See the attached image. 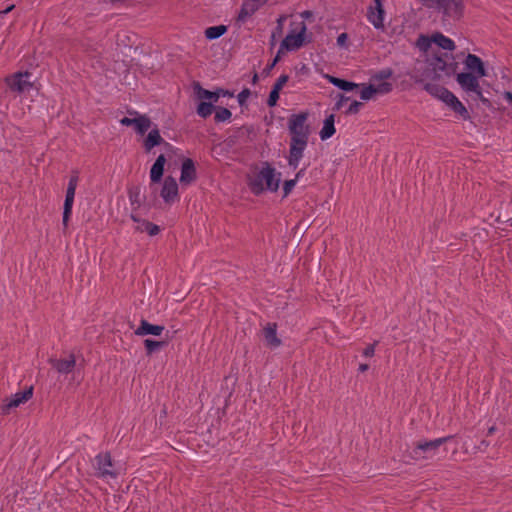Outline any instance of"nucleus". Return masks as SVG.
I'll list each match as a JSON object with an SVG mask.
<instances>
[{"instance_id":"nucleus-1","label":"nucleus","mask_w":512,"mask_h":512,"mask_svg":"<svg viewBox=\"0 0 512 512\" xmlns=\"http://www.w3.org/2000/svg\"><path fill=\"white\" fill-rule=\"evenodd\" d=\"M281 173H277L268 162L263 163L261 170L249 181L251 191L259 195L264 190L275 192L279 188Z\"/></svg>"},{"instance_id":"nucleus-2","label":"nucleus","mask_w":512,"mask_h":512,"mask_svg":"<svg viewBox=\"0 0 512 512\" xmlns=\"http://www.w3.org/2000/svg\"><path fill=\"white\" fill-rule=\"evenodd\" d=\"M430 9L436 10L442 15L443 21H459L465 10L464 0H420Z\"/></svg>"},{"instance_id":"nucleus-3","label":"nucleus","mask_w":512,"mask_h":512,"mask_svg":"<svg viewBox=\"0 0 512 512\" xmlns=\"http://www.w3.org/2000/svg\"><path fill=\"white\" fill-rule=\"evenodd\" d=\"M454 436L449 435L434 440H420L414 444L411 451L408 452V457L414 461H423L433 459L439 448L451 440Z\"/></svg>"},{"instance_id":"nucleus-4","label":"nucleus","mask_w":512,"mask_h":512,"mask_svg":"<svg viewBox=\"0 0 512 512\" xmlns=\"http://www.w3.org/2000/svg\"><path fill=\"white\" fill-rule=\"evenodd\" d=\"M458 64L454 61L447 63L441 57L432 59L426 68L424 75L433 80L440 79L443 75L450 76L456 72Z\"/></svg>"},{"instance_id":"nucleus-5","label":"nucleus","mask_w":512,"mask_h":512,"mask_svg":"<svg viewBox=\"0 0 512 512\" xmlns=\"http://www.w3.org/2000/svg\"><path fill=\"white\" fill-rule=\"evenodd\" d=\"M307 119V112H301L290 116L288 120V128L291 134V139L308 142L310 130L309 126L306 124Z\"/></svg>"},{"instance_id":"nucleus-6","label":"nucleus","mask_w":512,"mask_h":512,"mask_svg":"<svg viewBox=\"0 0 512 512\" xmlns=\"http://www.w3.org/2000/svg\"><path fill=\"white\" fill-rule=\"evenodd\" d=\"M299 29L291 30L288 35L282 40L279 53H282L283 50L293 51L297 50L303 46L305 41V33L307 31L306 24L304 22H300L298 24Z\"/></svg>"},{"instance_id":"nucleus-7","label":"nucleus","mask_w":512,"mask_h":512,"mask_svg":"<svg viewBox=\"0 0 512 512\" xmlns=\"http://www.w3.org/2000/svg\"><path fill=\"white\" fill-rule=\"evenodd\" d=\"M78 173L74 172V174L70 177L67 190H66V197L64 201V211H63V218H62V224L64 228L66 229L68 226V221L72 212V206L74 202L75 192L78 184Z\"/></svg>"},{"instance_id":"nucleus-8","label":"nucleus","mask_w":512,"mask_h":512,"mask_svg":"<svg viewBox=\"0 0 512 512\" xmlns=\"http://www.w3.org/2000/svg\"><path fill=\"white\" fill-rule=\"evenodd\" d=\"M33 396V386L28 387L23 392L14 394L11 398H7L0 406L1 414L8 415L12 409L19 407L21 404L26 403Z\"/></svg>"},{"instance_id":"nucleus-9","label":"nucleus","mask_w":512,"mask_h":512,"mask_svg":"<svg viewBox=\"0 0 512 512\" xmlns=\"http://www.w3.org/2000/svg\"><path fill=\"white\" fill-rule=\"evenodd\" d=\"M31 73L17 72L5 79L7 85L12 91L23 93L33 87V83L29 80Z\"/></svg>"},{"instance_id":"nucleus-10","label":"nucleus","mask_w":512,"mask_h":512,"mask_svg":"<svg viewBox=\"0 0 512 512\" xmlns=\"http://www.w3.org/2000/svg\"><path fill=\"white\" fill-rule=\"evenodd\" d=\"M478 76L473 73H459L456 76L458 84L466 92H473L476 95H481V87L478 81Z\"/></svg>"},{"instance_id":"nucleus-11","label":"nucleus","mask_w":512,"mask_h":512,"mask_svg":"<svg viewBox=\"0 0 512 512\" xmlns=\"http://www.w3.org/2000/svg\"><path fill=\"white\" fill-rule=\"evenodd\" d=\"M113 466L110 453L99 454L96 456V469L97 475L103 478L111 477L116 478L117 473L111 468Z\"/></svg>"},{"instance_id":"nucleus-12","label":"nucleus","mask_w":512,"mask_h":512,"mask_svg":"<svg viewBox=\"0 0 512 512\" xmlns=\"http://www.w3.org/2000/svg\"><path fill=\"white\" fill-rule=\"evenodd\" d=\"M308 142L291 139L289 148L288 164L292 168L296 169L299 165L300 160L303 157L304 150L306 149Z\"/></svg>"},{"instance_id":"nucleus-13","label":"nucleus","mask_w":512,"mask_h":512,"mask_svg":"<svg viewBox=\"0 0 512 512\" xmlns=\"http://www.w3.org/2000/svg\"><path fill=\"white\" fill-rule=\"evenodd\" d=\"M160 196L168 205H171L178 199V184L174 177L167 176L165 178L160 192Z\"/></svg>"},{"instance_id":"nucleus-14","label":"nucleus","mask_w":512,"mask_h":512,"mask_svg":"<svg viewBox=\"0 0 512 512\" xmlns=\"http://www.w3.org/2000/svg\"><path fill=\"white\" fill-rule=\"evenodd\" d=\"M374 5H371L367 11V18L376 29L384 27V8L381 0H373Z\"/></svg>"},{"instance_id":"nucleus-15","label":"nucleus","mask_w":512,"mask_h":512,"mask_svg":"<svg viewBox=\"0 0 512 512\" xmlns=\"http://www.w3.org/2000/svg\"><path fill=\"white\" fill-rule=\"evenodd\" d=\"M197 179V172L194 161L191 158H185L181 165L180 184L189 186Z\"/></svg>"},{"instance_id":"nucleus-16","label":"nucleus","mask_w":512,"mask_h":512,"mask_svg":"<svg viewBox=\"0 0 512 512\" xmlns=\"http://www.w3.org/2000/svg\"><path fill=\"white\" fill-rule=\"evenodd\" d=\"M120 123L124 126H134L136 132L140 135H144L152 124L150 118L146 115H138L135 118L124 117L120 120Z\"/></svg>"},{"instance_id":"nucleus-17","label":"nucleus","mask_w":512,"mask_h":512,"mask_svg":"<svg viewBox=\"0 0 512 512\" xmlns=\"http://www.w3.org/2000/svg\"><path fill=\"white\" fill-rule=\"evenodd\" d=\"M49 363L60 374H68L73 371L76 366V358L74 354H69L66 359L50 358Z\"/></svg>"},{"instance_id":"nucleus-18","label":"nucleus","mask_w":512,"mask_h":512,"mask_svg":"<svg viewBox=\"0 0 512 512\" xmlns=\"http://www.w3.org/2000/svg\"><path fill=\"white\" fill-rule=\"evenodd\" d=\"M267 1L268 0H244L238 14V21L244 22L246 18L252 16Z\"/></svg>"},{"instance_id":"nucleus-19","label":"nucleus","mask_w":512,"mask_h":512,"mask_svg":"<svg viewBox=\"0 0 512 512\" xmlns=\"http://www.w3.org/2000/svg\"><path fill=\"white\" fill-rule=\"evenodd\" d=\"M464 64L468 70H470L472 73H475L474 75H477L478 77H483L486 75L483 61L478 56L469 53L464 61Z\"/></svg>"},{"instance_id":"nucleus-20","label":"nucleus","mask_w":512,"mask_h":512,"mask_svg":"<svg viewBox=\"0 0 512 512\" xmlns=\"http://www.w3.org/2000/svg\"><path fill=\"white\" fill-rule=\"evenodd\" d=\"M195 88L197 89V95L200 99H210L213 102H217L220 96H228L233 97V93L219 88L216 91H209L207 89L202 88L199 83L196 84Z\"/></svg>"},{"instance_id":"nucleus-21","label":"nucleus","mask_w":512,"mask_h":512,"mask_svg":"<svg viewBox=\"0 0 512 512\" xmlns=\"http://www.w3.org/2000/svg\"><path fill=\"white\" fill-rule=\"evenodd\" d=\"M165 327L162 325H154L149 323L147 320L142 319L140 325L135 330L137 336L154 335L159 336L164 331Z\"/></svg>"},{"instance_id":"nucleus-22","label":"nucleus","mask_w":512,"mask_h":512,"mask_svg":"<svg viewBox=\"0 0 512 512\" xmlns=\"http://www.w3.org/2000/svg\"><path fill=\"white\" fill-rule=\"evenodd\" d=\"M166 158L163 154L159 155L150 170V179L153 184L159 183L164 173Z\"/></svg>"},{"instance_id":"nucleus-23","label":"nucleus","mask_w":512,"mask_h":512,"mask_svg":"<svg viewBox=\"0 0 512 512\" xmlns=\"http://www.w3.org/2000/svg\"><path fill=\"white\" fill-rule=\"evenodd\" d=\"M164 142V139L160 135V131L157 127L152 129L147 137L144 139L143 147L146 152H150L155 146H158Z\"/></svg>"},{"instance_id":"nucleus-24","label":"nucleus","mask_w":512,"mask_h":512,"mask_svg":"<svg viewBox=\"0 0 512 512\" xmlns=\"http://www.w3.org/2000/svg\"><path fill=\"white\" fill-rule=\"evenodd\" d=\"M276 331V323H268L263 330L264 338L270 347H278L281 345V340L278 338Z\"/></svg>"},{"instance_id":"nucleus-25","label":"nucleus","mask_w":512,"mask_h":512,"mask_svg":"<svg viewBox=\"0 0 512 512\" xmlns=\"http://www.w3.org/2000/svg\"><path fill=\"white\" fill-rule=\"evenodd\" d=\"M334 122H335L334 114H330L329 116L326 117V119L324 120V125L320 131V138L322 140H326L334 135V133H335Z\"/></svg>"},{"instance_id":"nucleus-26","label":"nucleus","mask_w":512,"mask_h":512,"mask_svg":"<svg viewBox=\"0 0 512 512\" xmlns=\"http://www.w3.org/2000/svg\"><path fill=\"white\" fill-rule=\"evenodd\" d=\"M330 83H332L334 86L344 90V91H352L355 88L360 87L359 84H356L354 82H349L344 79H340L334 76H327Z\"/></svg>"},{"instance_id":"nucleus-27","label":"nucleus","mask_w":512,"mask_h":512,"mask_svg":"<svg viewBox=\"0 0 512 512\" xmlns=\"http://www.w3.org/2000/svg\"><path fill=\"white\" fill-rule=\"evenodd\" d=\"M143 344H144V347L146 350V354L148 356H151L154 352L167 346L168 342L167 341H156V340H152V339H145Z\"/></svg>"},{"instance_id":"nucleus-28","label":"nucleus","mask_w":512,"mask_h":512,"mask_svg":"<svg viewBox=\"0 0 512 512\" xmlns=\"http://www.w3.org/2000/svg\"><path fill=\"white\" fill-rule=\"evenodd\" d=\"M433 41L444 50L452 51L455 49L454 42L450 38L444 36L443 34H435L433 36Z\"/></svg>"},{"instance_id":"nucleus-29","label":"nucleus","mask_w":512,"mask_h":512,"mask_svg":"<svg viewBox=\"0 0 512 512\" xmlns=\"http://www.w3.org/2000/svg\"><path fill=\"white\" fill-rule=\"evenodd\" d=\"M424 89L432 96L440 98L443 95L448 96V89L443 86L434 83H426Z\"/></svg>"},{"instance_id":"nucleus-30","label":"nucleus","mask_w":512,"mask_h":512,"mask_svg":"<svg viewBox=\"0 0 512 512\" xmlns=\"http://www.w3.org/2000/svg\"><path fill=\"white\" fill-rule=\"evenodd\" d=\"M129 200L132 205H136L139 208L145 201V197H141L140 188L138 186L130 187L128 190Z\"/></svg>"},{"instance_id":"nucleus-31","label":"nucleus","mask_w":512,"mask_h":512,"mask_svg":"<svg viewBox=\"0 0 512 512\" xmlns=\"http://www.w3.org/2000/svg\"><path fill=\"white\" fill-rule=\"evenodd\" d=\"M227 31V27L225 25H218V26H212L208 27L205 30V36L209 40L217 39L224 35Z\"/></svg>"},{"instance_id":"nucleus-32","label":"nucleus","mask_w":512,"mask_h":512,"mask_svg":"<svg viewBox=\"0 0 512 512\" xmlns=\"http://www.w3.org/2000/svg\"><path fill=\"white\" fill-rule=\"evenodd\" d=\"M138 231H146L150 236H155L160 232V228L158 225L149 222V221H142L140 226H137L136 228Z\"/></svg>"},{"instance_id":"nucleus-33","label":"nucleus","mask_w":512,"mask_h":512,"mask_svg":"<svg viewBox=\"0 0 512 512\" xmlns=\"http://www.w3.org/2000/svg\"><path fill=\"white\" fill-rule=\"evenodd\" d=\"M215 110V107L212 102H201L197 107V114L203 118H207L210 116Z\"/></svg>"},{"instance_id":"nucleus-34","label":"nucleus","mask_w":512,"mask_h":512,"mask_svg":"<svg viewBox=\"0 0 512 512\" xmlns=\"http://www.w3.org/2000/svg\"><path fill=\"white\" fill-rule=\"evenodd\" d=\"M232 113L229 109L225 107H217L215 108V116L214 120L217 123L227 121L231 118Z\"/></svg>"},{"instance_id":"nucleus-35","label":"nucleus","mask_w":512,"mask_h":512,"mask_svg":"<svg viewBox=\"0 0 512 512\" xmlns=\"http://www.w3.org/2000/svg\"><path fill=\"white\" fill-rule=\"evenodd\" d=\"M450 108L457 114H459L463 119L467 120L470 118V115L465 108V106L457 99L450 105Z\"/></svg>"},{"instance_id":"nucleus-36","label":"nucleus","mask_w":512,"mask_h":512,"mask_svg":"<svg viewBox=\"0 0 512 512\" xmlns=\"http://www.w3.org/2000/svg\"><path fill=\"white\" fill-rule=\"evenodd\" d=\"M360 86H362V90L360 92V98L362 100L368 101V100L372 99L376 95L373 84H369L367 86L364 85V84H361Z\"/></svg>"},{"instance_id":"nucleus-37","label":"nucleus","mask_w":512,"mask_h":512,"mask_svg":"<svg viewBox=\"0 0 512 512\" xmlns=\"http://www.w3.org/2000/svg\"><path fill=\"white\" fill-rule=\"evenodd\" d=\"M392 84L389 82H382L378 85H374L375 94H388L392 91Z\"/></svg>"},{"instance_id":"nucleus-38","label":"nucleus","mask_w":512,"mask_h":512,"mask_svg":"<svg viewBox=\"0 0 512 512\" xmlns=\"http://www.w3.org/2000/svg\"><path fill=\"white\" fill-rule=\"evenodd\" d=\"M279 93L280 91L272 88L270 94H269V97H268V100H267V105L269 107H273L276 105L278 99H279Z\"/></svg>"},{"instance_id":"nucleus-39","label":"nucleus","mask_w":512,"mask_h":512,"mask_svg":"<svg viewBox=\"0 0 512 512\" xmlns=\"http://www.w3.org/2000/svg\"><path fill=\"white\" fill-rule=\"evenodd\" d=\"M297 181L296 179H290L286 180L283 184V197H286L289 195V193L292 191L294 186L296 185Z\"/></svg>"},{"instance_id":"nucleus-40","label":"nucleus","mask_w":512,"mask_h":512,"mask_svg":"<svg viewBox=\"0 0 512 512\" xmlns=\"http://www.w3.org/2000/svg\"><path fill=\"white\" fill-rule=\"evenodd\" d=\"M362 106H363L362 102L355 100L350 104L349 108L346 111V114H357L360 111Z\"/></svg>"},{"instance_id":"nucleus-41","label":"nucleus","mask_w":512,"mask_h":512,"mask_svg":"<svg viewBox=\"0 0 512 512\" xmlns=\"http://www.w3.org/2000/svg\"><path fill=\"white\" fill-rule=\"evenodd\" d=\"M289 80V76L288 75H281L277 81L275 82L273 88L278 90V91H281V89L283 88V86L288 82Z\"/></svg>"},{"instance_id":"nucleus-42","label":"nucleus","mask_w":512,"mask_h":512,"mask_svg":"<svg viewBox=\"0 0 512 512\" xmlns=\"http://www.w3.org/2000/svg\"><path fill=\"white\" fill-rule=\"evenodd\" d=\"M251 92L248 88L243 89L237 96L240 105H244Z\"/></svg>"},{"instance_id":"nucleus-43","label":"nucleus","mask_w":512,"mask_h":512,"mask_svg":"<svg viewBox=\"0 0 512 512\" xmlns=\"http://www.w3.org/2000/svg\"><path fill=\"white\" fill-rule=\"evenodd\" d=\"M439 99L450 107V105L454 102L455 99H457V97L448 90V96L443 95Z\"/></svg>"},{"instance_id":"nucleus-44","label":"nucleus","mask_w":512,"mask_h":512,"mask_svg":"<svg viewBox=\"0 0 512 512\" xmlns=\"http://www.w3.org/2000/svg\"><path fill=\"white\" fill-rule=\"evenodd\" d=\"M377 342H374L373 344H370L368 345L364 351H363V355L365 357H372L375 353V346H376Z\"/></svg>"},{"instance_id":"nucleus-45","label":"nucleus","mask_w":512,"mask_h":512,"mask_svg":"<svg viewBox=\"0 0 512 512\" xmlns=\"http://www.w3.org/2000/svg\"><path fill=\"white\" fill-rule=\"evenodd\" d=\"M286 20L285 15H281L277 20V27L274 32H276L278 35H280L283 31V22Z\"/></svg>"},{"instance_id":"nucleus-46","label":"nucleus","mask_w":512,"mask_h":512,"mask_svg":"<svg viewBox=\"0 0 512 512\" xmlns=\"http://www.w3.org/2000/svg\"><path fill=\"white\" fill-rule=\"evenodd\" d=\"M392 75V71L390 69H386V70H382L380 71L376 76L375 78L378 79V80H383V79H386V78H389L391 77Z\"/></svg>"},{"instance_id":"nucleus-47","label":"nucleus","mask_w":512,"mask_h":512,"mask_svg":"<svg viewBox=\"0 0 512 512\" xmlns=\"http://www.w3.org/2000/svg\"><path fill=\"white\" fill-rule=\"evenodd\" d=\"M349 99H350L349 97H347V96H345L343 94H339V99L335 103L334 109L335 110H339L342 107V105L344 104V102L348 101Z\"/></svg>"},{"instance_id":"nucleus-48","label":"nucleus","mask_w":512,"mask_h":512,"mask_svg":"<svg viewBox=\"0 0 512 512\" xmlns=\"http://www.w3.org/2000/svg\"><path fill=\"white\" fill-rule=\"evenodd\" d=\"M280 54L281 53H279L278 51L273 61L265 68L264 72L266 74H268L271 71V69H273V67L278 63V61L280 60Z\"/></svg>"},{"instance_id":"nucleus-49","label":"nucleus","mask_w":512,"mask_h":512,"mask_svg":"<svg viewBox=\"0 0 512 512\" xmlns=\"http://www.w3.org/2000/svg\"><path fill=\"white\" fill-rule=\"evenodd\" d=\"M347 39H348V35L346 33H341L337 37L338 46L343 47L346 44Z\"/></svg>"},{"instance_id":"nucleus-50","label":"nucleus","mask_w":512,"mask_h":512,"mask_svg":"<svg viewBox=\"0 0 512 512\" xmlns=\"http://www.w3.org/2000/svg\"><path fill=\"white\" fill-rule=\"evenodd\" d=\"M489 446V442L486 441V440H482L479 444V446L477 447L478 450H485L487 447Z\"/></svg>"},{"instance_id":"nucleus-51","label":"nucleus","mask_w":512,"mask_h":512,"mask_svg":"<svg viewBox=\"0 0 512 512\" xmlns=\"http://www.w3.org/2000/svg\"><path fill=\"white\" fill-rule=\"evenodd\" d=\"M368 369H369V365H368V364L363 363V364H360V365H359V371H360V372H365V371H367Z\"/></svg>"},{"instance_id":"nucleus-52","label":"nucleus","mask_w":512,"mask_h":512,"mask_svg":"<svg viewBox=\"0 0 512 512\" xmlns=\"http://www.w3.org/2000/svg\"><path fill=\"white\" fill-rule=\"evenodd\" d=\"M304 171L305 169H301L297 172L296 176L294 179H296V181L304 174Z\"/></svg>"},{"instance_id":"nucleus-53","label":"nucleus","mask_w":512,"mask_h":512,"mask_svg":"<svg viewBox=\"0 0 512 512\" xmlns=\"http://www.w3.org/2000/svg\"><path fill=\"white\" fill-rule=\"evenodd\" d=\"M14 7H15L14 5H11V6L7 7V8H6L4 11H2L1 13H2V14H7V13H9L10 11H12V10L14 9Z\"/></svg>"},{"instance_id":"nucleus-54","label":"nucleus","mask_w":512,"mask_h":512,"mask_svg":"<svg viewBox=\"0 0 512 512\" xmlns=\"http://www.w3.org/2000/svg\"><path fill=\"white\" fill-rule=\"evenodd\" d=\"M301 15H302V17L307 18V17L312 16V12L311 11H304Z\"/></svg>"},{"instance_id":"nucleus-55","label":"nucleus","mask_w":512,"mask_h":512,"mask_svg":"<svg viewBox=\"0 0 512 512\" xmlns=\"http://www.w3.org/2000/svg\"><path fill=\"white\" fill-rule=\"evenodd\" d=\"M495 431H496V427H495V426H491V427L488 429L487 434H488V435H491V434H493Z\"/></svg>"},{"instance_id":"nucleus-56","label":"nucleus","mask_w":512,"mask_h":512,"mask_svg":"<svg viewBox=\"0 0 512 512\" xmlns=\"http://www.w3.org/2000/svg\"><path fill=\"white\" fill-rule=\"evenodd\" d=\"M478 98L483 102V103H488V100L483 96V94L481 93V95H477Z\"/></svg>"},{"instance_id":"nucleus-57","label":"nucleus","mask_w":512,"mask_h":512,"mask_svg":"<svg viewBox=\"0 0 512 512\" xmlns=\"http://www.w3.org/2000/svg\"><path fill=\"white\" fill-rule=\"evenodd\" d=\"M257 81H258V74H257V73H255V74L253 75V78H252V83H253V84H256V83H257Z\"/></svg>"},{"instance_id":"nucleus-58","label":"nucleus","mask_w":512,"mask_h":512,"mask_svg":"<svg viewBox=\"0 0 512 512\" xmlns=\"http://www.w3.org/2000/svg\"><path fill=\"white\" fill-rule=\"evenodd\" d=\"M131 219L135 222H139V219L134 214H131Z\"/></svg>"},{"instance_id":"nucleus-59","label":"nucleus","mask_w":512,"mask_h":512,"mask_svg":"<svg viewBox=\"0 0 512 512\" xmlns=\"http://www.w3.org/2000/svg\"><path fill=\"white\" fill-rule=\"evenodd\" d=\"M276 35H278L276 32L272 33V39H275Z\"/></svg>"},{"instance_id":"nucleus-60","label":"nucleus","mask_w":512,"mask_h":512,"mask_svg":"<svg viewBox=\"0 0 512 512\" xmlns=\"http://www.w3.org/2000/svg\"><path fill=\"white\" fill-rule=\"evenodd\" d=\"M130 114L138 115V113L135 112V111L134 112H130Z\"/></svg>"}]
</instances>
